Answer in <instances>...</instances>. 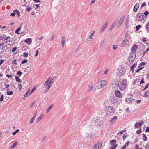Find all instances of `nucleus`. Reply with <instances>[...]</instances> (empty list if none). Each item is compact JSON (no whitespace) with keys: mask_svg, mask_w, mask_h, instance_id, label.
<instances>
[{"mask_svg":"<svg viewBox=\"0 0 149 149\" xmlns=\"http://www.w3.org/2000/svg\"><path fill=\"white\" fill-rule=\"evenodd\" d=\"M127 80L126 79H120L118 82V87L121 91H124L127 86Z\"/></svg>","mask_w":149,"mask_h":149,"instance_id":"f257e3e1","label":"nucleus"},{"mask_svg":"<svg viewBox=\"0 0 149 149\" xmlns=\"http://www.w3.org/2000/svg\"><path fill=\"white\" fill-rule=\"evenodd\" d=\"M118 74L119 76H121L123 75L126 72L125 68L124 66L121 65L119 66L118 69Z\"/></svg>","mask_w":149,"mask_h":149,"instance_id":"f03ea898","label":"nucleus"},{"mask_svg":"<svg viewBox=\"0 0 149 149\" xmlns=\"http://www.w3.org/2000/svg\"><path fill=\"white\" fill-rule=\"evenodd\" d=\"M115 109L111 106L108 107V109L106 112V114L107 116L113 115L114 113Z\"/></svg>","mask_w":149,"mask_h":149,"instance_id":"7ed1b4c3","label":"nucleus"},{"mask_svg":"<svg viewBox=\"0 0 149 149\" xmlns=\"http://www.w3.org/2000/svg\"><path fill=\"white\" fill-rule=\"evenodd\" d=\"M107 84V81L104 80H102L98 83L97 86L98 89H100L104 87Z\"/></svg>","mask_w":149,"mask_h":149,"instance_id":"20e7f679","label":"nucleus"},{"mask_svg":"<svg viewBox=\"0 0 149 149\" xmlns=\"http://www.w3.org/2000/svg\"><path fill=\"white\" fill-rule=\"evenodd\" d=\"M144 18V16L142 13H139L136 15L135 21H141Z\"/></svg>","mask_w":149,"mask_h":149,"instance_id":"39448f33","label":"nucleus"},{"mask_svg":"<svg viewBox=\"0 0 149 149\" xmlns=\"http://www.w3.org/2000/svg\"><path fill=\"white\" fill-rule=\"evenodd\" d=\"M7 49V46L4 43L0 44V54L5 52Z\"/></svg>","mask_w":149,"mask_h":149,"instance_id":"423d86ee","label":"nucleus"},{"mask_svg":"<svg viewBox=\"0 0 149 149\" xmlns=\"http://www.w3.org/2000/svg\"><path fill=\"white\" fill-rule=\"evenodd\" d=\"M136 53H131L129 57V61L130 63V61L133 63L136 58Z\"/></svg>","mask_w":149,"mask_h":149,"instance_id":"0eeeda50","label":"nucleus"},{"mask_svg":"<svg viewBox=\"0 0 149 149\" xmlns=\"http://www.w3.org/2000/svg\"><path fill=\"white\" fill-rule=\"evenodd\" d=\"M116 141L115 140H112L111 141V144L112 147H110V149H115L117 146L116 144Z\"/></svg>","mask_w":149,"mask_h":149,"instance_id":"6e6552de","label":"nucleus"},{"mask_svg":"<svg viewBox=\"0 0 149 149\" xmlns=\"http://www.w3.org/2000/svg\"><path fill=\"white\" fill-rule=\"evenodd\" d=\"M102 146V144L100 142L97 143L94 145L92 149H100Z\"/></svg>","mask_w":149,"mask_h":149,"instance_id":"1a4fd4ad","label":"nucleus"},{"mask_svg":"<svg viewBox=\"0 0 149 149\" xmlns=\"http://www.w3.org/2000/svg\"><path fill=\"white\" fill-rule=\"evenodd\" d=\"M118 85V83L116 79H114L111 83L112 86L113 88L117 87Z\"/></svg>","mask_w":149,"mask_h":149,"instance_id":"9d476101","label":"nucleus"},{"mask_svg":"<svg viewBox=\"0 0 149 149\" xmlns=\"http://www.w3.org/2000/svg\"><path fill=\"white\" fill-rule=\"evenodd\" d=\"M129 44V41L128 40L125 39L123 42L122 44L121 45V47H126Z\"/></svg>","mask_w":149,"mask_h":149,"instance_id":"9b49d317","label":"nucleus"},{"mask_svg":"<svg viewBox=\"0 0 149 149\" xmlns=\"http://www.w3.org/2000/svg\"><path fill=\"white\" fill-rule=\"evenodd\" d=\"M115 93L116 96L119 98H121L122 96L120 92L118 90H116L115 91Z\"/></svg>","mask_w":149,"mask_h":149,"instance_id":"f8f14e48","label":"nucleus"},{"mask_svg":"<svg viewBox=\"0 0 149 149\" xmlns=\"http://www.w3.org/2000/svg\"><path fill=\"white\" fill-rule=\"evenodd\" d=\"M116 97L112 95L110 96L109 99L110 102L113 103H115L116 102Z\"/></svg>","mask_w":149,"mask_h":149,"instance_id":"ddd939ff","label":"nucleus"},{"mask_svg":"<svg viewBox=\"0 0 149 149\" xmlns=\"http://www.w3.org/2000/svg\"><path fill=\"white\" fill-rule=\"evenodd\" d=\"M138 46L136 44L133 45L132 47L131 53H135L136 50L138 49Z\"/></svg>","mask_w":149,"mask_h":149,"instance_id":"4468645a","label":"nucleus"},{"mask_svg":"<svg viewBox=\"0 0 149 149\" xmlns=\"http://www.w3.org/2000/svg\"><path fill=\"white\" fill-rule=\"evenodd\" d=\"M55 78V76H53L52 77H50L48 79H49V81H48V82L49 84H50L51 86L53 84L54 81V79Z\"/></svg>","mask_w":149,"mask_h":149,"instance_id":"2eb2a0df","label":"nucleus"},{"mask_svg":"<svg viewBox=\"0 0 149 149\" xmlns=\"http://www.w3.org/2000/svg\"><path fill=\"white\" fill-rule=\"evenodd\" d=\"M49 79H47L45 83L44 87L45 88H47L49 87L50 86V88L51 86V85L49 84L48 82Z\"/></svg>","mask_w":149,"mask_h":149,"instance_id":"dca6fc26","label":"nucleus"},{"mask_svg":"<svg viewBox=\"0 0 149 149\" xmlns=\"http://www.w3.org/2000/svg\"><path fill=\"white\" fill-rule=\"evenodd\" d=\"M139 4L138 3H136L134 5L133 9V10L134 12H136L138 10V9L139 8Z\"/></svg>","mask_w":149,"mask_h":149,"instance_id":"f3484780","label":"nucleus"},{"mask_svg":"<svg viewBox=\"0 0 149 149\" xmlns=\"http://www.w3.org/2000/svg\"><path fill=\"white\" fill-rule=\"evenodd\" d=\"M124 19H125V16L124 15H123L121 17L120 19L119 20V21H118V22L119 26H120V25H121V24L123 23V22L124 21Z\"/></svg>","mask_w":149,"mask_h":149,"instance_id":"a211bd4d","label":"nucleus"},{"mask_svg":"<svg viewBox=\"0 0 149 149\" xmlns=\"http://www.w3.org/2000/svg\"><path fill=\"white\" fill-rule=\"evenodd\" d=\"M108 24V22H107L105 24H104V25H103L102 27L100 29V32H102L104 31V29H105V28L107 26Z\"/></svg>","mask_w":149,"mask_h":149,"instance_id":"6ab92c4d","label":"nucleus"},{"mask_svg":"<svg viewBox=\"0 0 149 149\" xmlns=\"http://www.w3.org/2000/svg\"><path fill=\"white\" fill-rule=\"evenodd\" d=\"M65 41V38L64 36H63L62 37V38H61V45H62V46L63 48L64 47V46Z\"/></svg>","mask_w":149,"mask_h":149,"instance_id":"aec40b11","label":"nucleus"},{"mask_svg":"<svg viewBox=\"0 0 149 149\" xmlns=\"http://www.w3.org/2000/svg\"><path fill=\"white\" fill-rule=\"evenodd\" d=\"M136 64L134 63L131 67L130 70L132 71V72H133L134 71V69L136 67Z\"/></svg>","mask_w":149,"mask_h":149,"instance_id":"412c9836","label":"nucleus"},{"mask_svg":"<svg viewBox=\"0 0 149 149\" xmlns=\"http://www.w3.org/2000/svg\"><path fill=\"white\" fill-rule=\"evenodd\" d=\"M117 116H115L112 118L111 121V123L112 124L114 123L117 120Z\"/></svg>","mask_w":149,"mask_h":149,"instance_id":"4be33fe9","label":"nucleus"},{"mask_svg":"<svg viewBox=\"0 0 149 149\" xmlns=\"http://www.w3.org/2000/svg\"><path fill=\"white\" fill-rule=\"evenodd\" d=\"M24 42L28 44H30L32 42L31 39L30 38H28L24 40Z\"/></svg>","mask_w":149,"mask_h":149,"instance_id":"5701e85b","label":"nucleus"},{"mask_svg":"<svg viewBox=\"0 0 149 149\" xmlns=\"http://www.w3.org/2000/svg\"><path fill=\"white\" fill-rule=\"evenodd\" d=\"M31 6L30 5H29L26 6V10H27V11L29 12L30 10L32 8L31 7Z\"/></svg>","mask_w":149,"mask_h":149,"instance_id":"b1692460","label":"nucleus"},{"mask_svg":"<svg viewBox=\"0 0 149 149\" xmlns=\"http://www.w3.org/2000/svg\"><path fill=\"white\" fill-rule=\"evenodd\" d=\"M137 124V125L139 126H142L144 124L143 121V120H140L138 122L136 123Z\"/></svg>","mask_w":149,"mask_h":149,"instance_id":"393cba45","label":"nucleus"},{"mask_svg":"<svg viewBox=\"0 0 149 149\" xmlns=\"http://www.w3.org/2000/svg\"><path fill=\"white\" fill-rule=\"evenodd\" d=\"M36 116V114H35V115L30 120V123L32 124L33 123V122L34 121L35 117Z\"/></svg>","mask_w":149,"mask_h":149,"instance_id":"a878e982","label":"nucleus"},{"mask_svg":"<svg viewBox=\"0 0 149 149\" xmlns=\"http://www.w3.org/2000/svg\"><path fill=\"white\" fill-rule=\"evenodd\" d=\"M30 91H28L26 92V94L24 96V98H26L28 96H29L31 95V93H29Z\"/></svg>","mask_w":149,"mask_h":149,"instance_id":"bb28decb","label":"nucleus"},{"mask_svg":"<svg viewBox=\"0 0 149 149\" xmlns=\"http://www.w3.org/2000/svg\"><path fill=\"white\" fill-rule=\"evenodd\" d=\"M53 106V105L52 104L47 109L46 112L47 113H48L49 111L52 108Z\"/></svg>","mask_w":149,"mask_h":149,"instance_id":"cd10ccee","label":"nucleus"},{"mask_svg":"<svg viewBox=\"0 0 149 149\" xmlns=\"http://www.w3.org/2000/svg\"><path fill=\"white\" fill-rule=\"evenodd\" d=\"M7 92H6L7 94L8 95H11L13 93V92L12 91H10L9 92H8L9 91V89H8L7 90Z\"/></svg>","mask_w":149,"mask_h":149,"instance_id":"c85d7f7f","label":"nucleus"},{"mask_svg":"<svg viewBox=\"0 0 149 149\" xmlns=\"http://www.w3.org/2000/svg\"><path fill=\"white\" fill-rule=\"evenodd\" d=\"M17 142H15L11 146V148H13L15 147L17 145Z\"/></svg>","mask_w":149,"mask_h":149,"instance_id":"c756f323","label":"nucleus"},{"mask_svg":"<svg viewBox=\"0 0 149 149\" xmlns=\"http://www.w3.org/2000/svg\"><path fill=\"white\" fill-rule=\"evenodd\" d=\"M15 12L17 16L19 17L20 16V13L17 9L15 10Z\"/></svg>","mask_w":149,"mask_h":149,"instance_id":"7c9ffc66","label":"nucleus"},{"mask_svg":"<svg viewBox=\"0 0 149 149\" xmlns=\"http://www.w3.org/2000/svg\"><path fill=\"white\" fill-rule=\"evenodd\" d=\"M142 137H143V141H146L147 138V137H146V135L145 134H143Z\"/></svg>","mask_w":149,"mask_h":149,"instance_id":"2f4dec72","label":"nucleus"},{"mask_svg":"<svg viewBox=\"0 0 149 149\" xmlns=\"http://www.w3.org/2000/svg\"><path fill=\"white\" fill-rule=\"evenodd\" d=\"M128 136V135L127 134L125 133L123 135V141H125V138L127 137Z\"/></svg>","mask_w":149,"mask_h":149,"instance_id":"473e14b6","label":"nucleus"},{"mask_svg":"<svg viewBox=\"0 0 149 149\" xmlns=\"http://www.w3.org/2000/svg\"><path fill=\"white\" fill-rule=\"evenodd\" d=\"M145 65V62H143L141 63L138 66V68H140L142 66L144 65Z\"/></svg>","mask_w":149,"mask_h":149,"instance_id":"72a5a7b5","label":"nucleus"},{"mask_svg":"<svg viewBox=\"0 0 149 149\" xmlns=\"http://www.w3.org/2000/svg\"><path fill=\"white\" fill-rule=\"evenodd\" d=\"M15 79L17 81L19 82L21 81V80L18 76H16L15 77Z\"/></svg>","mask_w":149,"mask_h":149,"instance_id":"f704fd0d","label":"nucleus"},{"mask_svg":"<svg viewBox=\"0 0 149 149\" xmlns=\"http://www.w3.org/2000/svg\"><path fill=\"white\" fill-rule=\"evenodd\" d=\"M115 24H113L111 27L110 28V29H109V31H111L115 26Z\"/></svg>","mask_w":149,"mask_h":149,"instance_id":"c9c22d12","label":"nucleus"},{"mask_svg":"<svg viewBox=\"0 0 149 149\" xmlns=\"http://www.w3.org/2000/svg\"><path fill=\"white\" fill-rule=\"evenodd\" d=\"M103 121L102 120L100 121L98 123L97 125L99 126H101L102 125Z\"/></svg>","mask_w":149,"mask_h":149,"instance_id":"e433bc0d","label":"nucleus"},{"mask_svg":"<svg viewBox=\"0 0 149 149\" xmlns=\"http://www.w3.org/2000/svg\"><path fill=\"white\" fill-rule=\"evenodd\" d=\"M21 27H20L17 29L15 31V33L17 34H19V31L21 29Z\"/></svg>","mask_w":149,"mask_h":149,"instance_id":"4c0bfd02","label":"nucleus"},{"mask_svg":"<svg viewBox=\"0 0 149 149\" xmlns=\"http://www.w3.org/2000/svg\"><path fill=\"white\" fill-rule=\"evenodd\" d=\"M99 117H96V118H95L93 120L94 123H97L98 122V120H99Z\"/></svg>","mask_w":149,"mask_h":149,"instance_id":"58836bf2","label":"nucleus"},{"mask_svg":"<svg viewBox=\"0 0 149 149\" xmlns=\"http://www.w3.org/2000/svg\"><path fill=\"white\" fill-rule=\"evenodd\" d=\"M43 118V116L42 115L40 116L38 118L37 120V122H38L40 120H41Z\"/></svg>","mask_w":149,"mask_h":149,"instance_id":"ea45409f","label":"nucleus"},{"mask_svg":"<svg viewBox=\"0 0 149 149\" xmlns=\"http://www.w3.org/2000/svg\"><path fill=\"white\" fill-rule=\"evenodd\" d=\"M146 27L148 32H149V22L147 24L146 26Z\"/></svg>","mask_w":149,"mask_h":149,"instance_id":"a19ab883","label":"nucleus"},{"mask_svg":"<svg viewBox=\"0 0 149 149\" xmlns=\"http://www.w3.org/2000/svg\"><path fill=\"white\" fill-rule=\"evenodd\" d=\"M141 131H142V129H141V128H140L139 130H138L136 131V133L138 134H139L141 133Z\"/></svg>","mask_w":149,"mask_h":149,"instance_id":"79ce46f5","label":"nucleus"},{"mask_svg":"<svg viewBox=\"0 0 149 149\" xmlns=\"http://www.w3.org/2000/svg\"><path fill=\"white\" fill-rule=\"evenodd\" d=\"M19 129H17L15 131V132H14L13 133V135H15L16 134V133H18V132H19Z\"/></svg>","mask_w":149,"mask_h":149,"instance_id":"37998d69","label":"nucleus"},{"mask_svg":"<svg viewBox=\"0 0 149 149\" xmlns=\"http://www.w3.org/2000/svg\"><path fill=\"white\" fill-rule=\"evenodd\" d=\"M141 25H137L136 27V31H138L139 29L141 28Z\"/></svg>","mask_w":149,"mask_h":149,"instance_id":"c03bdc74","label":"nucleus"},{"mask_svg":"<svg viewBox=\"0 0 149 149\" xmlns=\"http://www.w3.org/2000/svg\"><path fill=\"white\" fill-rule=\"evenodd\" d=\"M27 60L25 59L24 60L22 61L21 63L22 64H24L27 63Z\"/></svg>","mask_w":149,"mask_h":149,"instance_id":"a18cd8bd","label":"nucleus"},{"mask_svg":"<svg viewBox=\"0 0 149 149\" xmlns=\"http://www.w3.org/2000/svg\"><path fill=\"white\" fill-rule=\"evenodd\" d=\"M126 131L125 130H121V131L119 132L118 133V134H123L124 132Z\"/></svg>","mask_w":149,"mask_h":149,"instance_id":"49530a36","label":"nucleus"},{"mask_svg":"<svg viewBox=\"0 0 149 149\" xmlns=\"http://www.w3.org/2000/svg\"><path fill=\"white\" fill-rule=\"evenodd\" d=\"M93 87L92 86H88V91H91L93 89Z\"/></svg>","mask_w":149,"mask_h":149,"instance_id":"de8ad7c7","label":"nucleus"},{"mask_svg":"<svg viewBox=\"0 0 149 149\" xmlns=\"http://www.w3.org/2000/svg\"><path fill=\"white\" fill-rule=\"evenodd\" d=\"M144 17L147 16L149 14V13L148 11H146L144 13Z\"/></svg>","mask_w":149,"mask_h":149,"instance_id":"09e8293b","label":"nucleus"},{"mask_svg":"<svg viewBox=\"0 0 149 149\" xmlns=\"http://www.w3.org/2000/svg\"><path fill=\"white\" fill-rule=\"evenodd\" d=\"M144 67H141L140 68H139V69L137 70L136 71V72L137 73H138L139 72V71L140 70H141L142 69L144 68Z\"/></svg>","mask_w":149,"mask_h":149,"instance_id":"8fccbe9b","label":"nucleus"},{"mask_svg":"<svg viewBox=\"0 0 149 149\" xmlns=\"http://www.w3.org/2000/svg\"><path fill=\"white\" fill-rule=\"evenodd\" d=\"M22 74V73L20 71H18L17 72V74L20 77L21 75Z\"/></svg>","mask_w":149,"mask_h":149,"instance_id":"3c124183","label":"nucleus"},{"mask_svg":"<svg viewBox=\"0 0 149 149\" xmlns=\"http://www.w3.org/2000/svg\"><path fill=\"white\" fill-rule=\"evenodd\" d=\"M39 53V51L38 50H37L36 51V53L34 55V56L36 57L38 56Z\"/></svg>","mask_w":149,"mask_h":149,"instance_id":"603ef678","label":"nucleus"},{"mask_svg":"<svg viewBox=\"0 0 149 149\" xmlns=\"http://www.w3.org/2000/svg\"><path fill=\"white\" fill-rule=\"evenodd\" d=\"M95 32V31H94L93 33L90 36H89V37H90V39H93V36L94 35V33Z\"/></svg>","mask_w":149,"mask_h":149,"instance_id":"864d4df0","label":"nucleus"},{"mask_svg":"<svg viewBox=\"0 0 149 149\" xmlns=\"http://www.w3.org/2000/svg\"><path fill=\"white\" fill-rule=\"evenodd\" d=\"M28 53L24 52L23 53V55L25 57H26L28 56Z\"/></svg>","mask_w":149,"mask_h":149,"instance_id":"5fc2aeb1","label":"nucleus"},{"mask_svg":"<svg viewBox=\"0 0 149 149\" xmlns=\"http://www.w3.org/2000/svg\"><path fill=\"white\" fill-rule=\"evenodd\" d=\"M4 95H2L1 96V97L0 98V101H2L4 99Z\"/></svg>","mask_w":149,"mask_h":149,"instance_id":"6e6d98bb","label":"nucleus"},{"mask_svg":"<svg viewBox=\"0 0 149 149\" xmlns=\"http://www.w3.org/2000/svg\"><path fill=\"white\" fill-rule=\"evenodd\" d=\"M145 148L146 149H149V143L146 144L145 146Z\"/></svg>","mask_w":149,"mask_h":149,"instance_id":"4d7b16f0","label":"nucleus"},{"mask_svg":"<svg viewBox=\"0 0 149 149\" xmlns=\"http://www.w3.org/2000/svg\"><path fill=\"white\" fill-rule=\"evenodd\" d=\"M17 49V48L16 47H14L12 49V52H14Z\"/></svg>","mask_w":149,"mask_h":149,"instance_id":"13d9d810","label":"nucleus"},{"mask_svg":"<svg viewBox=\"0 0 149 149\" xmlns=\"http://www.w3.org/2000/svg\"><path fill=\"white\" fill-rule=\"evenodd\" d=\"M125 101L129 103L131 102V100L130 99H126L125 100Z\"/></svg>","mask_w":149,"mask_h":149,"instance_id":"bf43d9fd","label":"nucleus"},{"mask_svg":"<svg viewBox=\"0 0 149 149\" xmlns=\"http://www.w3.org/2000/svg\"><path fill=\"white\" fill-rule=\"evenodd\" d=\"M145 132H149V127L147 126L146 128V130H145Z\"/></svg>","mask_w":149,"mask_h":149,"instance_id":"052dcab7","label":"nucleus"},{"mask_svg":"<svg viewBox=\"0 0 149 149\" xmlns=\"http://www.w3.org/2000/svg\"><path fill=\"white\" fill-rule=\"evenodd\" d=\"M22 84H20L19 86L18 89L19 90H21L22 89Z\"/></svg>","mask_w":149,"mask_h":149,"instance_id":"680f3d73","label":"nucleus"},{"mask_svg":"<svg viewBox=\"0 0 149 149\" xmlns=\"http://www.w3.org/2000/svg\"><path fill=\"white\" fill-rule=\"evenodd\" d=\"M4 60L3 59L0 60V65L4 62Z\"/></svg>","mask_w":149,"mask_h":149,"instance_id":"e2e57ef3","label":"nucleus"},{"mask_svg":"<svg viewBox=\"0 0 149 149\" xmlns=\"http://www.w3.org/2000/svg\"><path fill=\"white\" fill-rule=\"evenodd\" d=\"M16 14V13L15 12V11L13 13H12L11 14V15L12 16H14Z\"/></svg>","mask_w":149,"mask_h":149,"instance_id":"0e129e2a","label":"nucleus"},{"mask_svg":"<svg viewBox=\"0 0 149 149\" xmlns=\"http://www.w3.org/2000/svg\"><path fill=\"white\" fill-rule=\"evenodd\" d=\"M6 38V37L5 36H0V40H3L5 38V39Z\"/></svg>","mask_w":149,"mask_h":149,"instance_id":"69168bd1","label":"nucleus"},{"mask_svg":"<svg viewBox=\"0 0 149 149\" xmlns=\"http://www.w3.org/2000/svg\"><path fill=\"white\" fill-rule=\"evenodd\" d=\"M113 48L114 49H116L117 48V47L116 45H114L113 46Z\"/></svg>","mask_w":149,"mask_h":149,"instance_id":"338daca9","label":"nucleus"},{"mask_svg":"<svg viewBox=\"0 0 149 149\" xmlns=\"http://www.w3.org/2000/svg\"><path fill=\"white\" fill-rule=\"evenodd\" d=\"M144 83V81L143 78H142V80L140 82V84H141Z\"/></svg>","mask_w":149,"mask_h":149,"instance_id":"774afa93","label":"nucleus"}]
</instances>
